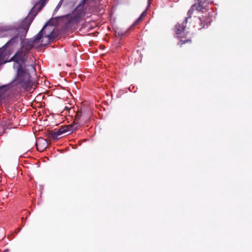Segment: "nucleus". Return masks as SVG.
<instances>
[{
  "instance_id": "1",
  "label": "nucleus",
  "mask_w": 252,
  "mask_h": 252,
  "mask_svg": "<svg viewBox=\"0 0 252 252\" xmlns=\"http://www.w3.org/2000/svg\"><path fill=\"white\" fill-rule=\"evenodd\" d=\"M28 50L27 47H23L10 61L14 62L13 67L17 70L14 83L27 91H31L32 87L31 74L35 72V68L32 65L25 63V59Z\"/></svg>"
},
{
  "instance_id": "2",
  "label": "nucleus",
  "mask_w": 252,
  "mask_h": 252,
  "mask_svg": "<svg viewBox=\"0 0 252 252\" xmlns=\"http://www.w3.org/2000/svg\"><path fill=\"white\" fill-rule=\"evenodd\" d=\"M12 36V37L7 43L2 47L0 49V65L5 62H3V48L5 46H7L10 44L18 42L19 41V30L18 29L14 28L11 26L8 25H0V37H3L6 36ZM3 87H0V96L2 94V90Z\"/></svg>"
},
{
  "instance_id": "3",
  "label": "nucleus",
  "mask_w": 252,
  "mask_h": 252,
  "mask_svg": "<svg viewBox=\"0 0 252 252\" xmlns=\"http://www.w3.org/2000/svg\"><path fill=\"white\" fill-rule=\"evenodd\" d=\"M53 31L52 26H49L47 23L40 31V32L33 38L32 43L31 46H34L40 42L45 41L46 42H49L52 37V33Z\"/></svg>"
},
{
  "instance_id": "4",
  "label": "nucleus",
  "mask_w": 252,
  "mask_h": 252,
  "mask_svg": "<svg viewBox=\"0 0 252 252\" xmlns=\"http://www.w3.org/2000/svg\"><path fill=\"white\" fill-rule=\"evenodd\" d=\"M76 124L69 125L68 126H62L60 129L57 131H54L50 132L49 134V136L51 138L57 139L61 135L67 132L71 133L73 130L77 128Z\"/></svg>"
},
{
  "instance_id": "5",
  "label": "nucleus",
  "mask_w": 252,
  "mask_h": 252,
  "mask_svg": "<svg viewBox=\"0 0 252 252\" xmlns=\"http://www.w3.org/2000/svg\"><path fill=\"white\" fill-rule=\"evenodd\" d=\"M185 23L183 22L182 24L176 25L175 28L176 33L177 34V37L178 39H180V43H178V44L182 45L183 43H185L189 40H186L183 39L184 36L185 35L184 29H185Z\"/></svg>"
},
{
  "instance_id": "6",
  "label": "nucleus",
  "mask_w": 252,
  "mask_h": 252,
  "mask_svg": "<svg viewBox=\"0 0 252 252\" xmlns=\"http://www.w3.org/2000/svg\"><path fill=\"white\" fill-rule=\"evenodd\" d=\"M211 0H197V3H195L191 7V9L189 12L190 13L192 10L194 9L197 11H201L203 9L206 8L207 4L211 1Z\"/></svg>"
},
{
  "instance_id": "7",
  "label": "nucleus",
  "mask_w": 252,
  "mask_h": 252,
  "mask_svg": "<svg viewBox=\"0 0 252 252\" xmlns=\"http://www.w3.org/2000/svg\"><path fill=\"white\" fill-rule=\"evenodd\" d=\"M87 0H82L80 5L74 10V14H77L78 16H83L85 13V10L84 8L85 3Z\"/></svg>"
},
{
  "instance_id": "8",
  "label": "nucleus",
  "mask_w": 252,
  "mask_h": 252,
  "mask_svg": "<svg viewBox=\"0 0 252 252\" xmlns=\"http://www.w3.org/2000/svg\"><path fill=\"white\" fill-rule=\"evenodd\" d=\"M40 140L42 141L43 142V144L44 145V146H43V149H45L47 147V143L46 142V140H43L42 139H40V140H38V141H37V142L36 143V147H37V149L39 150V148H38V146L40 144ZM43 149H42V150H43Z\"/></svg>"
},
{
  "instance_id": "9",
  "label": "nucleus",
  "mask_w": 252,
  "mask_h": 252,
  "mask_svg": "<svg viewBox=\"0 0 252 252\" xmlns=\"http://www.w3.org/2000/svg\"><path fill=\"white\" fill-rule=\"evenodd\" d=\"M146 15V11H144L140 15V16L139 17L138 21H140L141 19L143 18V17H144Z\"/></svg>"
},
{
  "instance_id": "10",
  "label": "nucleus",
  "mask_w": 252,
  "mask_h": 252,
  "mask_svg": "<svg viewBox=\"0 0 252 252\" xmlns=\"http://www.w3.org/2000/svg\"><path fill=\"white\" fill-rule=\"evenodd\" d=\"M62 1H63V0H61L60 1V2L59 3V4H58V5L57 6V7H56V8L55 9L56 10H58V9L60 7V6H61V4L62 3Z\"/></svg>"
},
{
  "instance_id": "11",
  "label": "nucleus",
  "mask_w": 252,
  "mask_h": 252,
  "mask_svg": "<svg viewBox=\"0 0 252 252\" xmlns=\"http://www.w3.org/2000/svg\"><path fill=\"white\" fill-rule=\"evenodd\" d=\"M30 24H31V22H30V23L29 24V25L27 26V28L25 29V32H27V31L28 29H29V26H30Z\"/></svg>"
}]
</instances>
